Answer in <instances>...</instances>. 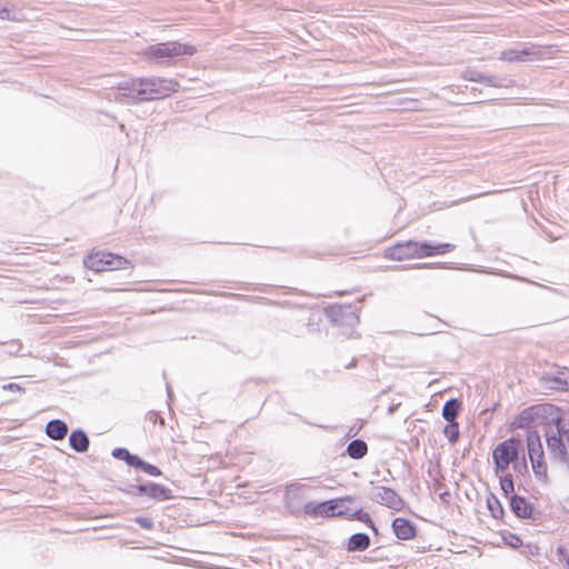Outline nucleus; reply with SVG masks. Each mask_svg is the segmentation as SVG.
I'll return each instance as SVG.
<instances>
[{
  "mask_svg": "<svg viewBox=\"0 0 569 569\" xmlns=\"http://www.w3.org/2000/svg\"><path fill=\"white\" fill-rule=\"evenodd\" d=\"M129 493L133 496H147L151 499L163 501L172 498L171 489L154 482L131 485Z\"/></svg>",
  "mask_w": 569,
  "mask_h": 569,
  "instance_id": "nucleus-7",
  "label": "nucleus"
},
{
  "mask_svg": "<svg viewBox=\"0 0 569 569\" xmlns=\"http://www.w3.org/2000/svg\"><path fill=\"white\" fill-rule=\"evenodd\" d=\"M392 530L396 537L400 540L413 539L417 535L416 525L406 518H396L392 520Z\"/></svg>",
  "mask_w": 569,
  "mask_h": 569,
  "instance_id": "nucleus-13",
  "label": "nucleus"
},
{
  "mask_svg": "<svg viewBox=\"0 0 569 569\" xmlns=\"http://www.w3.org/2000/svg\"><path fill=\"white\" fill-rule=\"evenodd\" d=\"M490 192H482V193H479V194H473V196H469L467 199H473V198H477V197H480V196H485V194H489Z\"/></svg>",
  "mask_w": 569,
  "mask_h": 569,
  "instance_id": "nucleus-41",
  "label": "nucleus"
},
{
  "mask_svg": "<svg viewBox=\"0 0 569 569\" xmlns=\"http://www.w3.org/2000/svg\"><path fill=\"white\" fill-rule=\"evenodd\" d=\"M530 461L535 476L541 481H547V463L545 457Z\"/></svg>",
  "mask_w": 569,
  "mask_h": 569,
  "instance_id": "nucleus-28",
  "label": "nucleus"
},
{
  "mask_svg": "<svg viewBox=\"0 0 569 569\" xmlns=\"http://www.w3.org/2000/svg\"><path fill=\"white\" fill-rule=\"evenodd\" d=\"M9 16L10 11L7 8L0 6V19H8Z\"/></svg>",
  "mask_w": 569,
  "mask_h": 569,
  "instance_id": "nucleus-39",
  "label": "nucleus"
},
{
  "mask_svg": "<svg viewBox=\"0 0 569 569\" xmlns=\"http://www.w3.org/2000/svg\"><path fill=\"white\" fill-rule=\"evenodd\" d=\"M419 247V258L431 257L438 254H445L455 250L456 246L452 243H438L432 244L430 242H418Z\"/></svg>",
  "mask_w": 569,
  "mask_h": 569,
  "instance_id": "nucleus-15",
  "label": "nucleus"
},
{
  "mask_svg": "<svg viewBox=\"0 0 569 569\" xmlns=\"http://www.w3.org/2000/svg\"><path fill=\"white\" fill-rule=\"evenodd\" d=\"M527 448L530 460L545 457L538 431L531 430L529 428L527 429Z\"/></svg>",
  "mask_w": 569,
  "mask_h": 569,
  "instance_id": "nucleus-16",
  "label": "nucleus"
},
{
  "mask_svg": "<svg viewBox=\"0 0 569 569\" xmlns=\"http://www.w3.org/2000/svg\"><path fill=\"white\" fill-rule=\"evenodd\" d=\"M509 506L510 510L517 518L536 519L533 506L525 497L511 495L509 498Z\"/></svg>",
  "mask_w": 569,
  "mask_h": 569,
  "instance_id": "nucleus-10",
  "label": "nucleus"
},
{
  "mask_svg": "<svg viewBox=\"0 0 569 569\" xmlns=\"http://www.w3.org/2000/svg\"><path fill=\"white\" fill-rule=\"evenodd\" d=\"M482 76H483V73L475 71V70H467L462 74L463 79L469 80V81H475V82H480L479 77H482Z\"/></svg>",
  "mask_w": 569,
  "mask_h": 569,
  "instance_id": "nucleus-33",
  "label": "nucleus"
},
{
  "mask_svg": "<svg viewBox=\"0 0 569 569\" xmlns=\"http://www.w3.org/2000/svg\"><path fill=\"white\" fill-rule=\"evenodd\" d=\"M136 522L143 529L150 530L153 528V521L151 518L147 517H138L136 518Z\"/></svg>",
  "mask_w": 569,
  "mask_h": 569,
  "instance_id": "nucleus-36",
  "label": "nucleus"
},
{
  "mask_svg": "<svg viewBox=\"0 0 569 569\" xmlns=\"http://www.w3.org/2000/svg\"><path fill=\"white\" fill-rule=\"evenodd\" d=\"M487 507L493 518L501 519L505 516V509L500 500L493 493L488 496Z\"/></svg>",
  "mask_w": 569,
  "mask_h": 569,
  "instance_id": "nucleus-25",
  "label": "nucleus"
},
{
  "mask_svg": "<svg viewBox=\"0 0 569 569\" xmlns=\"http://www.w3.org/2000/svg\"><path fill=\"white\" fill-rule=\"evenodd\" d=\"M370 546V537L365 532L353 533L347 543L349 552L365 551Z\"/></svg>",
  "mask_w": 569,
  "mask_h": 569,
  "instance_id": "nucleus-20",
  "label": "nucleus"
},
{
  "mask_svg": "<svg viewBox=\"0 0 569 569\" xmlns=\"http://www.w3.org/2000/svg\"><path fill=\"white\" fill-rule=\"evenodd\" d=\"M147 418L152 423H157V421H160L161 425H164V420L162 417H160L156 411H149L147 413Z\"/></svg>",
  "mask_w": 569,
  "mask_h": 569,
  "instance_id": "nucleus-37",
  "label": "nucleus"
},
{
  "mask_svg": "<svg viewBox=\"0 0 569 569\" xmlns=\"http://www.w3.org/2000/svg\"><path fill=\"white\" fill-rule=\"evenodd\" d=\"M101 264V271L106 270V259H101V262L99 263Z\"/></svg>",
  "mask_w": 569,
  "mask_h": 569,
  "instance_id": "nucleus-42",
  "label": "nucleus"
},
{
  "mask_svg": "<svg viewBox=\"0 0 569 569\" xmlns=\"http://www.w3.org/2000/svg\"><path fill=\"white\" fill-rule=\"evenodd\" d=\"M69 443L74 451L82 453L89 449L90 441L83 430L77 429L71 432Z\"/></svg>",
  "mask_w": 569,
  "mask_h": 569,
  "instance_id": "nucleus-18",
  "label": "nucleus"
},
{
  "mask_svg": "<svg viewBox=\"0 0 569 569\" xmlns=\"http://www.w3.org/2000/svg\"><path fill=\"white\" fill-rule=\"evenodd\" d=\"M479 79L480 83L492 88H510L515 84V81L507 76L483 74Z\"/></svg>",
  "mask_w": 569,
  "mask_h": 569,
  "instance_id": "nucleus-19",
  "label": "nucleus"
},
{
  "mask_svg": "<svg viewBox=\"0 0 569 569\" xmlns=\"http://www.w3.org/2000/svg\"><path fill=\"white\" fill-rule=\"evenodd\" d=\"M493 459V463H495V472L497 476H503L505 472L508 470L509 468V462H503L501 459H498L497 457H492Z\"/></svg>",
  "mask_w": 569,
  "mask_h": 569,
  "instance_id": "nucleus-31",
  "label": "nucleus"
},
{
  "mask_svg": "<svg viewBox=\"0 0 569 569\" xmlns=\"http://www.w3.org/2000/svg\"><path fill=\"white\" fill-rule=\"evenodd\" d=\"M443 433L451 445H456L460 436L459 423L457 421L448 422L443 428Z\"/></svg>",
  "mask_w": 569,
  "mask_h": 569,
  "instance_id": "nucleus-27",
  "label": "nucleus"
},
{
  "mask_svg": "<svg viewBox=\"0 0 569 569\" xmlns=\"http://www.w3.org/2000/svg\"><path fill=\"white\" fill-rule=\"evenodd\" d=\"M512 468L518 473L527 472L526 459L519 460V457L512 462Z\"/></svg>",
  "mask_w": 569,
  "mask_h": 569,
  "instance_id": "nucleus-34",
  "label": "nucleus"
},
{
  "mask_svg": "<svg viewBox=\"0 0 569 569\" xmlns=\"http://www.w3.org/2000/svg\"><path fill=\"white\" fill-rule=\"evenodd\" d=\"M546 440L547 447L552 456V458L560 463L566 466V469L569 470V455L566 450L563 440L560 435L553 432V428H548L546 430Z\"/></svg>",
  "mask_w": 569,
  "mask_h": 569,
  "instance_id": "nucleus-8",
  "label": "nucleus"
},
{
  "mask_svg": "<svg viewBox=\"0 0 569 569\" xmlns=\"http://www.w3.org/2000/svg\"><path fill=\"white\" fill-rule=\"evenodd\" d=\"M503 540L513 549L519 548L522 545L521 538L515 533H509L507 537H503Z\"/></svg>",
  "mask_w": 569,
  "mask_h": 569,
  "instance_id": "nucleus-32",
  "label": "nucleus"
},
{
  "mask_svg": "<svg viewBox=\"0 0 569 569\" xmlns=\"http://www.w3.org/2000/svg\"><path fill=\"white\" fill-rule=\"evenodd\" d=\"M196 51L197 50L193 46L177 41H168L147 47L143 50V57L148 60L154 61L156 63L167 64L178 57L193 56Z\"/></svg>",
  "mask_w": 569,
  "mask_h": 569,
  "instance_id": "nucleus-2",
  "label": "nucleus"
},
{
  "mask_svg": "<svg viewBox=\"0 0 569 569\" xmlns=\"http://www.w3.org/2000/svg\"><path fill=\"white\" fill-rule=\"evenodd\" d=\"M521 445V440L511 437L502 442H500L493 450L492 457H497L501 459L503 462L512 463L519 457V446Z\"/></svg>",
  "mask_w": 569,
  "mask_h": 569,
  "instance_id": "nucleus-9",
  "label": "nucleus"
},
{
  "mask_svg": "<svg viewBox=\"0 0 569 569\" xmlns=\"http://www.w3.org/2000/svg\"><path fill=\"white\" fill-rule=\"evenodd\" d=\"M350 519L358 520L366 523L376 535H378V528L372 521L370 515L362 509L355 510L350 513Z\"/></svg>",
  "mask_w": 569,
  "mask_h": 569,
  "instance_id": "nucleus-26",
  "label": "nucleus"
},
{
  "mask_svg": "<svg viewBox=\"0 0 569 569\" xmlns=\"http://www.w3.org/2000/svg\"><path fill=\"white\" fill-rule=\"evenodd\" d=\"M540 51L536 46L523 47L522 49L511 48L503 50L499 59L508 62L525 61L528 57L539 56Z\"/></svg>",
  "mask_w": 569,
  "mask_h": 569,
  "instance_id": "nucleus-12",
  "label": "nucleus"
},
{
  "mask_svg": "<svg viewBox=\"0 0 569 569\" xmlns=\"http://www.w3.org/2000/svg\"><path fill=\"white\" fill-rule=\"evenodd\" d=\"M101 259H106V268L108 270H120L126 269L130 266V261L121 256L111 252H94L90 253L84 258V266L97 272L101 271Z\"/></svg>",
  "mask_w": 569,
  "mask_h": 569,
  "instance_id": "nucleus-4",
  "label": "nucleus"
},
{
  "mask_svg": "<svg viewBox=\"0 0 569 569\" xmlns=\"http://www.w3.org/2000/svg\"><path fill=\"white\" fill-rule=\"evenodd\" d=\"M370 499L395 511H400L405 506L403 499L393 489L382 486L372 488Z\"/></svg>",
  "mask_w": 569,
  "mask_h": 569,
  "instance_id": "nucleus-6",
  "label": "nucleus"
},
{
  "mask_svg": "<svg viewBox=\"0 0 569 569\" xmlns=\"http://www.w3.org/2000/svg\"><path fill=\"white\" fill-rule=\"evenodd\" d=\"M2 389L9 390V391H18V392L24 391V388H22L20 385L14 383V382H10L8 385L2 386Z\"/></svg>",
  "mask_w": 569,
  "mask_h": 569,
  "instance_id": "nucleus-38",
  "label": "nucleus"
},
{
  "mask_svg": "<svg viewBox=\"0 0 569 569\" xmlns=\"http://www.w3.org/2000/svg\"><path fill=\"white\" fill-rule=\"evenodd\" d=\"M545 388L556 391L569 390V372L560 371L558 375H546L542 378Z\"/></svg>",
  "mask_w": 569,
  "mask_h": 569,
  "instance_id": "nucleus-14",
  "label": "nucleus"
},
{
  "mask_svg": "<svg viewBox=\"0 0 569 569\" xmlns=\"http://www.w3.org/2000/svg\"><path fill=\"white\" fill-rule=\"evenodd\" d=\"M419 247L416 241L398 243L388 250V257L393 260H405L408 258H419Z\"/></svg>",
  "mask_w": 569,
  "mask_h": 569,
  "instance_id": "nucleus-11",
  "label": "nucleus"
},
{
  "mask_svg": "<svg viewBox=\"0 0 569 569\" xmlns=\"http://www.w3.org/2000/svg\"><path fill=\"white\" fill-rule=\"evenodd\" d=\"M68 430V425L60 419H52L46 426V435L52 440L64 439Z\"/></svg>",
  "mask_w": 569,
  "mask_h": 569,
  "instance_id": "nucleus-17",
  "label": "nucleus"
},
{
  "mask_svg": "<svg viewBox=\"0 0 569 569\" xmlns=\"http://www.w3.org/2000/svg\"><path fill=\"white\" fill-rule=\"evenodd\" d=\"M134 468L140 469V470L144 471L146 473L153 476V477L161 476V473H162L161 470L157 466L146 462L141 458H139V461L137 462Z\"/></svg>",
  "mask_w": 569,
  "mask_h": 569,
  "instance_id": "nucleus-30",
  "label": "nucleus"
},
{
  "mask_svg": "<svg viewBox=\"0 0 569 569\" xmlns=\"http://www.w3.org/2000/svg\"><path fill=\"white\" fill-rule=\"evenodd\" d=\"M353 500H356L355 497L347 496L343 498L331 499L322 502L310 501L303 506V511L306 515H309L315 518H331L347 516L349 515V509L345 508V503L351 502Z\"/></svg>",
  "mask_w": 569,
  "mask_h": 569,
  "instance_id": "nucleus-3",
  "label": "nucleus"
},
{
  "mask_svg": "<svg viewBox=\"0 0 569 569\" xmlns=\"http://www.w3.org/2000/svg\"><path fill=\"white\" fill-rule=\"evenodd\" d=\"M293 499V495L290 490H288L287 492V503L288 506H290V501Z\"/></svg>",
  "mask_w": 569,
  "mask_h": 569,
  "instance_id": "nucleus-40",
  "label": "nucleus"
},
{
  "mask_svg": "<svg viewBox=\"0 0 569 569\" xmlns=\"http://www.w3.org/2000/svg\"><path fill=\"white\" fill-rule=\"evenodd\" d=\"M179 83L172 79L160 77L132 78L121 81L114 93V101L139 104L159 100L177 92Z\"/></svg>",
  "mask_w": 569,
  "mask_h": 569,
  "instance_id": "nucleus-1",
  "label": "nucleus"
},
{
  "mask_svg": "<svg viewBox=\"0 0 569 569\" xmlns=\"http://www.w3.org/2000/svg\"><path fill=\"white\" fill-rule=\"evenodd\" d=\"M460 409L461 402L458 399L452 398L447 400L442 407L441 412L443 419L447 420L448 422L457 421V417L460 412Z\"/></svg>",
  "mask_w": 569,
  "mask_h": 569,
  "instance_id": "nucleus-21",
  "label": "nucleus"
},
{
  "mask_svg": "<svg viewBox=\"0 0 569 569\" xmlns=\"http://www.w3.org/2000/svg\"><path fill=\"white\" fill-rule=\"evenodd\" d=\"M327 318L339 327L352 328L359 322V316L356 313L352 306L335 305L326 309Z\"/></svg>",
  "mask_w": 569,
  "mask_h": 569,
  "instance_id": "nucleus-5",
  "label": "nucleus"
},
{
  "mask_svg": "<svg viewBox=\"0 0 569 569\" xmlns=\"http://www.w3.org/2000/svg\"><path fill=\"white\" fill-rule=\"evenodd\" d=\"M112 457L118 460H123L129 467L134 468L139 461V456L130 453L127 448H114L111 452Z\"/></svg>",
  "mask_w": 569,
  "mask_h": 569,
  "instance_id": "nucleus-23",
  "label": "nucleus"
},
{
  "mask_svg": "<svg viewBox=\"0 0 569 569\" xmlns=\"http://www.w3.org/2000/svg\"><path fill=\"white\" fill-rule=\"evenodd\" d=\"M500 488L506 497L510 498L511 495H515V483L511 475L507 473L500 477Z\"/></svg>",
  "mask_w": 569,
  "mask_h": 569,
  "instance_id": "nucleus-29",
  "label": "nucleus"
},
{
  "mask_svg": "<svg viewBox=\"0 0 569 569\" xmlns=\"http://www.w3.org/2000/svg\"><path fill=\"white\" fill-rule=\"evenodd\" d=\"M528 420L529 418L526 416L525 412H522L520 416H518L515 421L512 422V426L515 428H528Z\"/></svg>",
  "mask_w": 569,
  "mask_h": 569,
  "instance_id": "nucleus-35",
  "label": "nucleus"
},
{
  "mask_svg": "<svg viewBox=\"0 0 569 569\" xmlns=\"http://www.w3.org/2000/svg\"><path fill=\"white\" fill-rule=\"evenodd\" d=\"M552 425L548 428H553V432L560 435L561 439H567L569 442V420L563 419L560 416L552 417Z\"/></svg>",
  "mask_w": 569,
  "mask_h": 569,
  "instance_id": "nucleus-24",
  "label": "nucleus"
},
{
  "mask_svg": "<svg viewBox=\"0 0 569 569\" xmlns=\"http://www.w3.org/2000/svg\"><path fill=\"white\" fill-rule=\"evenodd\" d=\"M368 452V445L362 439H355L347 446V455L352 459H361Z\"/></svg>",
  "mask_w": 569,
  "mask_h": 569,
  "instance_id": "nucleus-22",
  "label": "nucleus"
}]
</instances>
